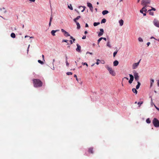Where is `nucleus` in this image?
<instances>
[{
    "mask_svg": "<svg viewBox=\"0 0 159 159\" xmlns=\"http://www.w3.org/2000/svg\"><path fill=\"white\" fill-rule=\"evenodd\" d=\"M38 62L39 63H40L41 64H43V61H41L40 60H38Z\"/></svg>",
    "mask_w": 159,
    "mask_h": 159,
    "instance_id": "nucleus-34",
    "label": "nucleus"
},
{
    "mask_svg": "<svg viewBox=\"0 0 159 159\" xmlns=\"http://www.w3.org/2000/svg\"><path fill=\"white\" fill-rule=\"evenodd\" d=\"M148 11H149V14L150 15L153 16L154 15V12H153L151 11V10H149Z\"/></svg>",
    "mask_w": 159,
    "mask_h": 159,
    "instance_id": "nucleus-24",
    "label": "nucleus"
},
{
    "mask_svg": "<svg viewBox=\"0 0 159 159\" xmlns=\"http://www.w3.org/2000/svg\"><path fill=\"white\" fill-rule=\"evenodd\" d=\"M82 64L84 65H85L87 67L88 66V64H87V63H86V62H84V63H83V62H82Z\"/></svg>",
    "mask_w": 159,
    "mask_h": 159,
    "instance_id": "nucleus-40",
    "label": "nucleus"
},
{
    "mask_svg": "<svg viewBox=\"0 0 159 159\" xmlns=\"http://www.w3.org/2000/svg\"><path fill=\"white\" fill-rule=\"evenodd\" d=\"M86 36H83L82 38V39H86Z\"/></svg>",
    "mask_w": 159,
    "mask_h": 159,
    "instance_id": "nucleus-45",
    "label": "nucleus"
},
{
    "mask_svg": "<svg viewBox=\"0 0 159 159\" xmlns=\"http://www.w3.org/2000/svg\"><path fill=\"white\" fill-rule=\"evenodd\" d=\"M152 123L156 127H159V121L156 118H154L152 121Z\"/></svg>",
    "mask_w": 159,
    "mask_h": 159,
    "instance_id": "nucleus-3",
    "label": "nucleus"
},
{
    "mask_svg": "<svg viewBox=\"0 0 159 159\" xmlns=\"http://www.w3.org/2000/svg\"><path fill=\"white\" fill-rule=\"evenodd\" d=\"M108 11L107 10H104L102 12V14L103 15H105L108 13Z\"/></svg>",
    "mask_w": 159,
    "mask_h": 159,
    "instance_id": "nucleus-19",
    "label": "nucleus"
},
{
    "mask_svg": "<svg viewBox=\"0 0 159 159\" xmlns=\"http://www.w3.org/2000/svg\"><path fill=\"white\" fill-rule=\"evenodd\" d=\"M146 122L148 124H149L151 123V121L150 120L149 118H148L146 120Z\"/></svg>",
    "mask_w": 159,
    "mask_h": 159,
    "instance_id": "nucleus-28",
    "label": "nucleus"
},
{
    "mask_svg": "<svg viewBox=\"0 0 159 159\" xmlns=\"http://www.w3.org/2000/svg\"><path fill=\"white\" fill-rule=\"evenodd\" d=\"M88 33V32L87 31H85V32H84V34H87V33Z\"/></svg>",
    "mask_w": 159,
    "mask_h": 159,
    "instance_id": "nucleus-57",
    "label": "nucleus"
},
{
    "mask_svg": "<svg viewBox=\"0 0 159 159\" xmlns=\"http://www.w3.org/2000/svg\"><path fill=\"white\" fill-rule=\"evenodd\" d=\"M148 6H144L142 8V9H144L143 11L145 12H146L147 11V8Z\"/></svg>",
    "mask_w": 159,
    "mask_h": 159,
    "instance_id": "nucleus-21",
    "label": "nucleus"
},
{
    "mask_svg": "<svg viewBox=\"0 0 159 159\" xmlns=\"http://www.w3.org/2000/svg\"><path fill=\"white\" fill-rule=\"evenodd\" d=\"M117 52H118V51L117 50H116V51H115L114 52L113 54V57H114L116 56V55L117 53Z\"/></svg>",
    "mask_w": 159,
    "mask_h": 159,
    "instance_id": "nucleus-33",
    "label": "nucleus"
},
{
    "mask_svg": "<svg viewBox=\"0 0 159 159\" xmlns=\"http://www.w3.org/2000/svg\"><path fill=\"white\" fill-rule=\"evenodd\" d=\"M68 8L70 9V10H73V8H72V7L71 6V4L70 5V6H68Z\"/></svg>",
    "mask_w": 159,
    "mask_h": 159,
    "instance_id": "nucleus-35",
    "label": "nucleus"
},
{
    "mask_svg": "<svg viewBox=\"0 0 159 159\" xmlns=\"http://www.w3.org/2000/svg\"><path fill=\"white\" fill-rule=\"evenodd\" d=\"M66 66H69V64L68 63V61H67V60H66Z\"/></svg>",
    "mask_w": 159,
    "mask_h": 159,
    "instance_id": "nucleus-39",
    "label": "nucleus"
},
{
    "mask_svg": "<svg viewBox=\"0 0 159 159\" xmlns=\"http://www.w3.org/2000/svg\"><path fill=\"white\" fill-rule=\"evenodd\" d=\"M124 78L125 79H127V80H128L129 79L128 78H127V77H125Z\"/></svg>",
    "mask_w": 159,
    "mask_h": 159,
    "instance_id": "nucleus-61",
    "label": "nucleus"
},
{
    "mask_svg": "<svg viewBox=\"0 0 159 159\" xmlns=\"http://www.w3.org/2000/svg\"><path fill=\"white\" fill-rule=\"evenodd\" d=\"M42 57H43V59H44V56L43 55H42Z\"/></svg>",
    "mask_w": 159,
    "mask_h": 159,
    "instance_id": "nucleus-60",
    "label": "nucleus"
},
{
    "mask_svg": "<svg viewBox=\"0 0 159 159\" xmlns=\"http://www.w3.org/2000/svg\"><path fill=\"white\" fill-rule=\"evenodd\" d=\"M129 75L130 77V79L129 80V83L130 84L132 83L133 81L134 77L131 74H129Z\"/></svg>",
    "mask_w": 159,
    "mask_h": 159,
    "instance_id": "nucleus-8",
    "label": "nucleus"
},
{
    "mask_svg": "<svg viewBox=\"0 0 159 159\" xmlns=\"http://www.w3.org/2000/svg\"><path fill=\"white\" fill-rule=\"evenodd\" d=\"M61 31L62 32H63L64 33V35H65V36L66 37H67V36H70V34H69V33L66 32V31H65V30H64V29H61Z\"/></svg>",
    "mask_w": 159,
    "mask_h": 159,
    "instance_id": "nucleus-9",
    "label": "nucleus"
},
{
    "mask_svg": "<svg viewBox=\"0 0 159 159\" xmlns=\"http://www.w3.org/2000/svg\"><path fill=\"white\" fill-rule=\"evenodd\" d=\"M153 38L155 39V38L153 37H151V39H153Z\"/></svg>",
    "mask_w": 159,
    "mask_h": 159,
    "instance_id": "nucleus-64",
    "label": "nucleus"
},
{
    "mask_svg": "<svg viewBox=\"0 0 159 159\" xmlns=\"http://www.w3.org/2000/svg\"><path fill=\"white\" fill-rule=\"evenodd\" d=\"M100 24L99 22H94L93 23V25L94 26H97Z\"/></svg>",
    "mask_w": 159,
    "mask_h": 159,
    "instance_id": "nucleus-30",
    "label": "nucleus"
},
{
    "mask_svg": "<svg viewBox=\"0 0 159 159\" xmlns=\"http://www.w3.org/2000/svg\"><path fill=\"white\" fill-rule=\"evenodd\" d=\"M138 39L139 41L140 42H142L143 41V39L141 37L139 38Z\"/></svg>",
    "mask_w": 159,
    "mask_h": 159,
    "instance_id": "nucleus-31",
    "label": "nucleus"
},
{
    "mask_svg": "<svg viewBox=\"0 0 159 159\" xmlns=\"http://www.w3.org/2000/svg\"><path fill=\"white\" fill-rule=\"evenodd\" d=\"M100 30V32L98 34V36L99 37H100L103 34V32H104V30H103L102 29H101Z\"/></svg>",
    "mask_w": 159,
    "mask_h": 159,
    "instance_id": "nucleus-11",
    "label": "nucleus"
},
{
    "mask_svg": "<svg viewBox=\"0 0 159 159\" xmlns=\"http://www.w3.org/2000/svg\"><path fill=\"white\" fill-rule=\"evenodd\" d=\"M133 72L135 80L137 82L139 81V76L138 75V73L135 70H133Z\"/></svg>",
    "mask_w": 159,
    "mask_h": 159,
    "instance_id": "nucleus-5",
    "label": "nucleus"
},
{
    "mask_svg": "<svg viewBox=\"0 0 159 159\" xmlns=\"http://www.w3.org/2000/svg\"><path fill=\"white\" fill-rule=\"evenodd\" d=\"M87 53H89V54H91V55H92L93 54V53L92 52H87Z\"/></svg>",
    "mask_w": 159,
    "mask_h": 159,
    "instance_id": "nucleus-50",
    "label": "nucleus"
},
{
    "mask_svg": "<svg viewBox=\"0 0 159 159\" xmlns=\"http://www.w3.org/2000/svg\"><path fill=\"white\" fill-rule=\"evenodd\" d=\"M154 82V80L153 79H151L150 80V87H151L152 86V84Z\"/></svg>",
    "mask_w": 159,
    "mask_h": 159,
    "instance_id": "nucleus-22",
    "label": "nucleus"
},
{
    "mask_svg": "<svg viewBox=\"0 0 159 159\" xmlns=\"http://www.w3.org/2000/svg\"><path fill=\"white\" fill-rule=\"evenodd\" d=\"M150 43L149 42H148L147 43L148 46H149V45H150Z\"/></svg>",
    "mask_w": 159,
    "mask_h": 159,
    "instance_id": "nucleus-48",
    "label": "nucleus"
},
{
    "mask_svg": "<svg viewBox=\"0 0 159 159\" xmlns=\"http://www.w3.org/2000/svg\"><path fill=\"white\" fill-rule=\"evenodd\" d=\"M80 18V16H77L74 19V21L75 22H76L77 20L79 19Z\"/></svg>",
    "mask_w": 159,
    "mask_h": 159,
    "instance_id": "nucleus-17",
    "label": "nucleus"
},
{
    "mask_svg": "<svg viewBox=\"0 0 159 159\" xmlns=\"http://www.w3.org/2000/svg\"><path fill=\"white\" fill-rule=\"evenodd\" d=\"M102 39H103L105 41H106V40H107L106 38H103V37Z\"/></svg>",
    "mask_w": 159,
    "mask_h": 159,
    "instance_id": "nucleus-55",
    "label": "nucleus"
},
{
    "mask_svg": "<svg viewBox=\"0 0 159 159\" xmlns=\"http://www.w3.org/2000/svg\"><path fill=\"white\" fill-rule=\"evenodd\" d=\"M76 46H77V48H76V51L78 52H81V47L80 46V45L78 44H76Z\"/></svg>",
    "mask_w": 159,
    "mask_h": 159,
    "instance_id": "nucleus-10",
    "label": "nucleus"
},
{
    "mask_svg": "<svg viewBox=\"0 0 159 159\" xmlns=\"http://www.w3.org/2000/svg\"><path fill=\"white\" fill-rule=\"evenodd\" d=\"M107 45V46L109 47V48H111V46L110 44V42L109 41L108 42Z\"/></svg>",
    "mask_w": 159,
    "mask_h": 159,
    "instance_id": "nucleus-32",
    "label": "nucleus"
},
{
    "mask_svg": "<svg viewBox=\"0 0 159 159\" xmlns=\"http://www.w3.org/2000/svg\"><path fill=\"white\" fill-rule=\"evenodd\" d=\"M103 37H101L98 40V46L99 47V44L100 41L102 39Z\"/></svg>",
    "mask_w": 159,
    "mask_h": 159,
    "instance_id": "nucleus-26",
    "label": "nucleus"
},
{
    "mask_svg": "<svg viewBox=\"0 0 159 159\" xmlns=\"http://www.w3.org/2000/svg\"><path fill=\"white\" fill-rule=\"evenodd\" d=\"M140 13H143V11L142 10H141L140 11Z\"/></svg>",
    "mask_w": 159,
    "mask_h": 159,
    "instance_id": "nucleus-49",
    "label": "nucleus"
},
{
    "mask_svg": "<svg viewBox=\"0 0 159 159\" xmlns=\"http://www.w3.org/2000/svg\"><path fill=\"white\" fill-rule=\"evenodd\" d=\"M68 40H67L63 39L62 40V42H65L67 43L68 42Z\"/></svg>",
    "mask_w": 159,
    "mask_h": 159,
    "instance_id": "nucleus-41",
    "label": "nucleus"
},
{
    "mask_svg": "<svg viewBox=\"0 0 159 159\" xmlns=\"http://www.w3.org/2000/svg\"><path fill=\"white\" fill-rule=\"evenodd\" d=\"M74 77L76 78V80L78 82H79V79L77 78V76L76 75H74Z\"/></svg>",
    "mask_w": 159,
    "mask_h": 159,
    "instance_id": "nucleus-36",
    "label": "nucleus"
},
{
    "mask_svg": "<svg viewBox=\"0 0 159 159\" xmlns=\"http://www.w3.org/2000/svg\"><path fill=\"white\" fill-rule=\"evenodd\" d=\"M154 106L157 110L159 111V108L157 107V106L155 105H154Z\"/></svg>",
    "mask_w": 159,
    "mask_h": 159,
    "instance_id": "nucleus-43",
    "label": "nucleus"
},
{
    "mask_svg": "<svg viewBox=\"0 0 159 159\" xmlns=\"http://www.w3.org/2000/svg\"><path fill=\"white\" fill-rule=\"evenodd\" d=\"M106 19L105 18H103L102 20L101 23L102 24V23H105L106 22Z\"/></svg>",
    "mask_w": 159,
    "mask_h": 159,
    "instance_id": "nucleus-29",
    "label": "nucleus"
},
{
    "mask_svg": "<svg viewBox=\"0 0 159 159\" xmlns=\"http://www.w3.org/2000/svg\"><path fill=\"white\" fill-rule=\"evenodd\" d=\"M52 16H51V17L50 18V22H52Z\"/></svg>",
    "mask_w": 159,
    "mask_h": 159,
    "instance_id": "nucleus-42",
    "label": "nucleus"
},
{
    "mask_svg": "<svg viewBox=\"0 0 159 159\" xmlns=\"http://www.w3.org/2000/svg\"><path fill=\"white\" fill-rule=\"evenodd\" d=\"M89 152L93 153V148H89Z\"/></svg>",
    "mask_w": 159,
    "mask_h": 159,
    "instance_id": "nucleus-23",
    "label": "nucleus"
},
{
    "mask_svg": "<svg viewBox=\"0 0 159 159\" xmlns=\"http://www.w3.org/2000/svg\"><path fill=\"white\" fill-rule=\"evenodd\" d=\"M51 22H50L49 21V26H51Z\"/></svg>",
    "mask_w": 159,
    "mask_h": 159,
    "instance_id": "nucleus-53",
    "label": "nucleus"
},
{
    "mask_svg": "<svg viewBox=\"0 0 159 159\" xmlns=\"http://www.w3.org/2000/svg\"><path fill=\"white\" fill-rule=\"evenodd\" d=\"M59 30H52L51 32V34H52V35L54 36L55 35V33L57 31H58Z\"/></svg>",
    "mask_w": 159,
    "mask_h": 159,
    "instance_id": "nucleus-12",
    "label": "nucleus"
},
{
    "mask_svg": "<svg viewBox=\"0 0 159 159\" xmlns=\"http://www.w3.org/2000/svg\"><path fill=\"white\" fill-rule=\"evenodd\" d=\"M137 82L138 84L136 87V89H138L139 88V87L141 85V84L139 81H137Z\"/></svg>",
    "mask_w": 159,
    "mask_h": 159,
    "instance_id": "nucleus-15",
    "label": "nucleus"
},
{
    "mask_svg": "<svg viewBox=\"0 0 159 159\" xmlns=\"http://www.w3.org/2000/svg\"><path fill=\"white\" fill-rule=\"evenodd\" d=\"M11 37L13 38L16 37V35L14 33H12L11 34Z\"/></svg>",
    "mask_w": 159,
    "mask_h": 159,
    "instance_id": "nucleus-25",
    "label": "nucleus"
},
{
    "mask_svg": "<svg viewBox=\"0 0 159 159\" xmlns=\"http://www.w3.org/2000/svg\"><path fill=\"white\" fill-rule=\"evenodd\" d=\"M96 64H97V65H98L99 64V63L97 61V62H96Z\"/></svg>",
    "mask_w": 159,
    "mask_h": 159,
    "instance_id": "nucleus-58",
    "label": "nucleus"
},
{
    "mask_svg": "<svg viewBox=\"0 0 159 159\" xmlns=\"http://www.w3.org/2000/svg\"><path fill=\"white\" fill-rule=\"evenodd\" d=\"M150 0H142L141 4L143 6H147V5L150 4Z\"/></svg>",
    "mask_w": 159,
    "mask_h": 159,
    "instance_id": "nucleus-4",
    "label": "nucleus"
},
{
    "mask_svg": "<svg viewBox=\"0 0 159 159\" xmlns=\"http://www.w3.org/2000/svg\"><path fill=\"white\" fill-rule=\"evenodd\" d=\"M105 67L108 70L110 74L113 76H115L116 75V73L114 70H112L111 68L108 65H105Z\"/></svg>",
    "mask_w": 159,
    "mask_h": 159,
    "instance_id": "nucleus-2",
    "label": "nucleus"
},
{
    "mask_svg": "<svg viewBox=\"0 0 159 159\" xmlns=\"http://www.w3.org/2000/svg\"><path fill=\"white\" fill-rule=\"evenodd\" d=\"M154 104L153 103V102H152V100H151V106H153V105L154 106Z\"/></svg>",
    "mask_w": 159,
    "mask_h": 159,
    "instance_id": "nucleus-38",
    "label": "nucleus"
},
{
    "mask_svg": "<svg viewBox=\"0 0 159 159\" xmlns=\"http://www.w3.org/2000/svg\"><path fill=\"white\" fill-rule=\"evenodd\" d=\"M70 43L71 44H72L73 43V42H72V41L71 40H70Z\"/></svg>",
    "mask_w": 159,
    "mask_h": 159,
    "instance_id": "nucleus-51",
    "label": "nucleus"
},
{
    "mask_svg": "<svg viewBox=\"0 0 159 159\" xmlns=\"http://www.w3.org/2000/svg\"><path fill=\"white\" fill-rule=\"evenodd\" d=\"M153 24L155 26L159 28V21L156 19H155L153 21Z\"/></svg>",
    "mask_w": 159,
    "mask_h": 159,
    "instance_id": "nucleus-6",
    "label": "nucleus"
},
{
    "mask_svg": "<svg viewBox=\"0 0 159 159\" xmlns=\"http://www.w3.org/2000/svg\"><path fill=\"white\" fill-rule=\"evenodd\" d=\"M72 40H73V42L74 43L75 42V39L73 38Z\"/></svg>",
    "mask_w": 159,
    "mask_h": 159,
    "instance_id": "nucleus-56",
    "label": "nucleus"
},
{
    "mask_svg": "<svg viewBox=\"0 0 159 159\" xmlns=\"http://www.w3.org/2000/svg\"><path fill=\"white\" fill-rule=\"evenodd\" d=\"M157 84L158 86L159 87V80H157Z\"/></svg>",
    "mask_w": 159,
    "mask_h": 159,
    "instance_id": "nucleus-47",
    "label": "nucleus"
},
{
    "mask_svg": "<svg viewBox=\"0 0 159 159\" xmlns=\"http://www.w3.org/2000/svg\"><path fill=\"white\" fill-rule=\"evenodd\" d=\"M66 74L67 75H72V73L71 72H67L66 73Z\"/></svg>",
    "mask_w": 159,
    "mask_h": 159,
    "instance_id": "nucleus-37",
    "label": "nucleus"
},
{
    "mask_svg": "<svg viewBox=\"0 0 159 159\" xmlns=\"http://www.w3.org/2000/svg\"><path fill=\"white\" fill-rule=\"evenodd\" d=\"M140 60L138 62L135 63L133 64L132 65V68L133 69H134L137 68L138 66L139 65V62H140Z\"/></svg>",
    "mask_w": 159,
    "mask_h": 159,
    "instance_id": "nucleus-7",
    "label": "nucleus"
},
{
    "mask_svg": "<svg viewBox=\"0 0 159 159\" xmlns=\"http://www.w3.org/2000/svg\"><path fill=\"white\" fill-rule=\"evenodd\" d=\"M136 89H135V88H133L132 89V90L133 92L134 93H135L136 94H137V90Z\"/></svg>",
    "mask_w": 159,
    "mask_h": 159,
    "instance_id": "nucleus-27",
    "label": "nucleus"
},
{
    "mask_svg": "<svg viewBox=\"0 0 159 159\" xmlns=\"http://www.w3.org/2000/svg\"><path fill=\"white\" fill-rule=\"evenodd\" d=\"M88 26H88V24H87V23H86V25H85V27H88Z\"/></svg>",
    "mask_w": 159,
    "mask_h": 159,
    "instance_id": "nucleus-54",
    "label": "nucleus"
},
{
    "mask_svg": "<svg viewBox=\"0 0 159 159\" xmlns=\"http://www.w3.org/2000/svg\"><path fill=\"white\" fill-rule=\"evenodd\" d=\"M119 23L120 26H122L123 25L124 21L122 20H120L119 21Z\"/></svg>",
    "mask_w": 159,
    "mask_h": 159,
    "instance_id": "nucleus-16",
    "label": "nucleus"
},
{
    "mask_svg": "<svg viewBox=\"0 0 159 159\" xmlns=\"http://www.w3.org/2000/svg\"><path fill=\"white\" fill-rule=\"evenodd\" d=\"M33 82L34 86L35 87H39L42 86V82L39 79H33Z\"/></svg>",
    "mask_w": 159,
    "mask_h": 159,
    "instance_id": "nucleus-1",
    "label": "nucleus"
},
{
    "mask_svg": "<svg viewBox=\"0 0 159 159\" xmlns=\"http://www.w3.org/2000/svg\"><path fill=\"white\" fill-rule=\"evenodd\" d=\"M143 14L144 16H145L146 15V14L145 13H143Z\"/></svg>",
    "mask_w": 159,
    "mask_h": 159,
    "instance_id": "nucleus-63",
    "label": "nucleus"
},
{
    "mask_svg": "<svg viewBox=\"0 0 159 159\" xmlns=\"http://www.w3.org/2000/svg\"><path fill=\"white\" fill-rule=\"evenodd\" d=\"M137 103L138 105H139V107H140L141 105L143 103V101H140L137 102H135L134 103L136 104Z\"/></svg>",
    "mask_w": 159,
    "mask_h": 159,
    "instance_id": "nucleus-14",
    "label": "nucleus"
},
{
    "mask_svg": "<svg viewBox=\"0 0 159 159\" xmlns=\"http://www.w3.org/2000/svg\"><path fill=\"white\" fill-rule=\"evenodd\" d=\"M75 23H76V25H77V29L78 30L80 29V26L79 23L77 22H76Z\"/></svg>",
    "mask_w": 159,
    "mask_h": 159,
    "instance_id": "nucleus-18",
    "label": "nucleus"
},
{
    "mask_svg": "<svg viewBox=\"0 0 159 159\" xmlns=\"http://www.w3.org/2000/svg\"><path fill=\"white\" fill-rule=\"evenodd\" d=\"M2 9H4V10H5V8L4 7H3L2 9V8H0V10H1Z\"/></svg>",
    "mask_w": 159,
    "mask_h": 159,
    "instance_id": "nucleus-62",
    "label": "nucleus"
},
{
    "mask_svg": "<svg viewBox=\"0 0 159 159\" xmlns=\"http://www.w3.org/2000/svg\"><path fill=\"white\" fill-rule=\"evenodd\" d=\"M83 7L84 8V9L82 10L81 11V12H83L85 10V7Z\"/></svg>",
    "mask_w": 159,
    "mask_h": 159,
    "instance_id": "nucleus-46",
    "label": "nucleus"
},
{
    "mask_svg": "<svg viewBox=\"0 0 159 159\" xmlns=\"http://www.w3.org/2000/svg\"><path fill=\"white\" fill-rule=\"evenodd\" d=\"M151 10V11L152 10L154 11H156V9L155 8H153L152 7V9Z\"/></svg>",
    "mask_w": 159,
    "mask_h": 159,
    "instance_id": "nucleus-44",
    "label": "nucleus"
},
{
    "mask_svg": "<svg viewBox=\"0 0 159 159\" xmlns=\"http://www.w3.org/2000/svg\"><path fill=\"white\" fill-rule=\"evenodd\" d=\"M87 6L88 7H89L90 9L91 10V8H93L92 4L90 3H87Z\"/></svg>",
    "mask_w": 159,
    "mask_h": 159,
    "instance_id": "nucleus-20",
    "label": "nucleus"
},
{
    "mask_svg": "<svg viewBox=\"0 0 159 159\" xmlns=\"http://www.w3.org/2000/svg\"><path fill=\"white\" fill-rule=\"evenodd\" d=\"M70 36V39H73V38L72 36Z\"/></svg>",
    "mask_w": 159,
    "mask_h": 159,
    "instance_id": "nucleus-59",
    "label": "nucleus"
},
{
    "mask_svg": "<svg viewBox=\"0 0 159 159\" xmlns=\"http://www.w3.org/2000/svg\"><path fill=\"white\" fill-rule=\"evenodd\" d=\"M29 0L30 1L32 2H34L35 1V0Z\"/></svg>",
    "mask_w": 159,
    "mask_h": 159,
    "instance_id": "nucleus-52",
    "label": "nucleus"
},
{
    "mask_svg": "<svg viewBox=\"0 0 159 159\" xmlns=\"http://www.w3.org/2000/svg\"><path fill=\"white\" fill-rule=\"evenodd\" d=\"M113 64V66H116L118 65L119 64V62L117 61L116 60L114 61Z\"/></svg>",
    "mask_w": 159,
    "mask_h": 159,
    "instance_id": "nucleus-13",
    "label": "nucleus"
}]
</instances>
